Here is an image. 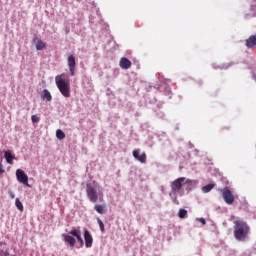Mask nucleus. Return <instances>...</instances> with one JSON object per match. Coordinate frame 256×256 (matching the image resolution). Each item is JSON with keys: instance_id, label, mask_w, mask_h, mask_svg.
<instances>
[{"instance_id": "nucleus-1", "label": "nucleus", "mask_w": 256, "mask_h": 256, "mask_svg": "<svg viewBox=\"0 0 256 256\" xmlns=\"http://www.w3.org/2000/svg\"><path fill=\"white\" fill-rule=\"evenodd\" d=\"M249 231H251V228L247 222L243 220L234 221V237L236 241H245Z\"/></svg>"}, {"instance_id": "nucleus-2", "label": "nucleus", "mask_w": 256, "mask_h": 256, "mask_svg": "<svg viewBox=\"0 0 256 256\" xmlns=\"http://www.w3.org/2000/svg\"><path fill=\"white\" fill-rule=\"evenodd\" d=\"M56 86L59 89L61 95L66 99L71 97V83L65 74H60L55 77Z\"/></svg>"}, {"instance_id": "nucleus-3", "label": "nucleus", "mask_w": 256, "mask_h": 256, "mask_svg": "<svg viewBox=\"0 0 256 256\" xmlns=\"http://www.w3.org/2000/svg\"><path fill=\"white\" fill-rule=\"evenodd\" d=\"M86 195L91 203H97L98 201H103V191H98L93 184H86Z\"/></svg>"}, {"instance_id": "nucleus-4", "label": "nucleus", "mask_w": 256, "mask_h": 256, "mask_svg": "<svg viewBox=\"0 0 256 256\" xmlns=\"http://www.w3.org/2000/svg\"><path fill=\"white\" fill-rule=\"evenodd\" d=\"M191 183H193V180H191V179H188L185 177L177 178L170 185L171 191L174 194L179 193V191H181V189H183V185H187V184H191Z\"/></svg>"}, {"instance_id": "nucleus-5", "label": "nucleus", "mask_w": 256, "mask_h": 256, "mask_svg": "<svg viewBox=\"0 0 256 256\" xmlns=\"http://www.w3.org/2000/svg\"><path fill=\"white\" fill-rule=\"evenodd\" d=\"M220 193L222 194V198L227 205H233L235 203V196L233 192L229 189V187H224L220 189Z\"/></svg>"}, {"instance_id": "nucleus-6", "label": "nucleus", "mask_w": 256, "mask_h": 256, "mask_svg": "<svg viewBox=\"0 0 256 256\" xmlns=\"http://www.w3.org/2000/svg\"><path fill=\"white\" fill-rule=\"evenodd\" d=\"M16 179L19 181V183H22V185H25L26 187H31L29 185V176L25 173V171L21 169L16 170Z\"/></svg>"}, {"instance_id": "nucleus-7", "label": "nucleus", "mask_w": 256, "mask_h": 256, "mask_svg": "<svg viewBox=\"0 0 256 256\" xmlns=\"http://www.w3.org/2000/svg\"><path fill=\"white\" fill-rule=\"evenodd\" d=\"M67 65L70 71V74L72 77L75 75V67L77 65V62L75 61V56L73 54H70L67 59Z\"/></svg>"}, {"instance_id": "nucleus-8", "label": "nucleus", "mask_w": 256, "mask_h": 256, "mask_svg": "<svg viewBox=\"0 0 256 256\" xmlns=\"http://www.w3.org/2000/svg\"><path fill=\"white\" fill-rule=\"evenodd\" d=\"M84 242H85V247L87 249H90V247H93V235H91V232H89V230H84Z\"/></svg>"}, {"instance_id": "nucleus-9", "label": "nucleus", "mask_w": 256, "mask_h": 256, "mask_svg": "<svg viewBox=\"0 0 256 256\" xmlns=\"http://www.w3.org/2000/svg\"><path fill=\"white\" fill-rule=\"evenodd\" d=\"M139 153H140L139 149H136L132 152L134 159H137V161H139L140 163H147V154H145V152H143L140 155Z\"/></svg>"}, {"instance_id": "nucleus-10", "label": "nucleus", "mask_w": 256, "mask_h": 256, "mask_svg": "<svg viewBox=\"0 0 256 256\" xmlns=\"http://www.w3.org/2000/svg\"><path fill=\"white\" fill-rule=\"evenodd\" d=\"M69 235H72V237H76L77 241L80 242V245H84L85 241H83V237H81V230L73 228Z\"/></svg>"}, {"instance_id": "nucleus-11", "label": "nucleus", "mask_w": 256, "mask_h": 256, "mask_svg": "<svg viewBox=\"0 0 256 256\" xmlns=\"http://www.w3.org/2000/svg\"><path fill=\"white\" fill-rule=\"evenodd\" d=\"M119 65L121 69H131V65L133 64L131 63V60H129L126 57H123L120 59Z\"/></svg>"}, {"instance_id": "nucleus-12", "label": "nucleus", "mask_w": 256, "mask_h": 256, "mask_svg": "<svg viewBox=\"0 0 256 256\" xmlns=\"http://www.w3.org/2000/svg\"><path fill=\"white\" fill-rule=\"evenodd\" d=\"M63 239L70 247H75V243H77L75 238L69 234H63Z\"/></svg>"}, {"instance_id": "nucleus-13", "label": "nucleus", "mask_w": 256, "mask_h": 256, "mask_svg": "<svg viewBox=\"0 0 256 256\" xmlns=\"http://www.w3.org/2000/svg\"><path fill=\"white\" fill-rule=\"evenodd\" d=\"M245 45L247 49H253V47H256V35H251L248 39H246Z\"/></svg>"}, {"instance_id": "nucleus-14", "label": "nucleus", "mask_w": 256, "mask_h": 256, "mask_svg": "<svg viewBox=\"0 0 256 256\" xmlns=\"http://www.w3.org/2000/svg\"><path fill=\"white\" fill-rule=\"evenodd\" d=\"M4 157L9 165H13V159H15V156H13V154H11V152L5 151Z\"/></svg>"}, {"instance_id": "nucleus-15", "label": "nucleus", "mask_w": 256, "mask_h": 256, "mask_svg": "<svg viewBox=\"0 0 256 256\" xmlns=\"http://www.w3.org/2000/svg\"><path fill=\"white\" fill-rule=\"evenodd\" d=\"M94 209L96 212H98L100 215H103V213H105V205H101V204H96L94 206Z\"/></svg>"}, {"instance_id": "nucleus-16", "label": "nucleus", "mask_w": 256, "mask_h": 256, "mask_svg": "<svg viewBox=\"0 0 256 256\" xmlns=\"http://www.w3.org/2000/svg\"><path fill=\"white\" fill-rule=\"evenodd\" d=\"M45 47H47V44L45 42H43L42 40H38V42L36 44V50L43 51V49H45Z\"/></svg>"}, {"instance_id": "nucleus-17", "label": "nucleus", "mask_w": 256, "mask_h": 256, "mask_svg": "<svg viewBox=\"0 0 256 256\" xmlns=\"http://www.w3.org/2000/svg\"><path fill=\"white\" fill-rule=\"evenodd\" d=\"M42 99H47L48 101H51L53 99V96H51V92H49V90L44 89Z\"/></svg>"}, {"instance_id": "nucleus-18", "label": "nucleus", "mask_w": 256, "mask_h": 256, "mask_svg": "<svg viewBox=\"0 0 256 256\" xmlns=\"http://www.w3.org/2000/svg\"><path fill=\"white\" fill-rule=\"evenodd\" d=\"M215 187V184H207L202 188L203 193H209Z\"/></svg>"}, {"instance_id": "nucleus-19", "label": "nucleus", "mask_w": 256, "mask_h": 256, "mask_svg": "<svg viewBox=\"0 0 256 256\" xmlns=\"http://www.w3.org/2000/svg\"><path fill=\"white\" fill-rule=\"evenodd\" d=\"M56 137L57 139H60V140L65 139V132H63V130L61 129H58L56 131Z\"/></svg>"}, {"instance_id": "nucleus-20", "label": "nucleus", "mask_w": 256, "mask_h": 256, "mask_svg": "<svg viewBox=\"0 0 256 256\" xmlns=\"http://www.w3.org/2000/svg\"><path fill=\"white\" fill-rule=\"evenodd\" d=\"M178 216L180 219H185V217H187V210L181 208L178 212Z\"/></svg>"}, {"instance_id": "nucleus-21", "label": "nucleus", "mask_w": 256, "mask_h": 256, "mask_svg": "<svg viewBox=\"0 0 256 256\" xmlns=\"http://www.w3.org/2000/svg\"><path fill=\"white\" fill-rule=\"evenodd\" d=\"M15 205L19 211H23L24 209L23 203H21V200H19V198H16Z\"/></svg>"}, {"instance_id": "nucleus-22", "label": "nucleus", "mask_w": 256, "mask_h": 256, "mask_svg": "<svg viewBox=\"0 0 256 256\" xmlns=\"http://www.w3.org/2000/svg\"><path fill=\"white\" fill-rule=\"evenodd\" d=\"M97 223H98V225L100 227L101 232L105 233V224H103V221L100 220V218H97Z\"/></svg>"}, {"instance_id": "nucleus-23", "label": "nucleus", "mask_w": 256, "mask_h": 256, "mask_svg": "<svg viewBox=\"0 0 256 256\" xmlns=\"http://www.w3.org/2000/svg\"><path fill=\"white\" fill-rule=\"evenodd\" d=\"M31 119H32V123H39V117H37V115H32Z\"/></svg>"}, {"instance_id": "nucleus-24", "label": "nucleus", "mask_w": 256, "mask_h": 256, "mask_svg": "<svg viewBox=\"0 0 256 256\" xmlns=\"http://www.w3.org/2000/svg\"><path fill=\"white\" fill-rule=\"evenodd\" d=\"M198 221H200V223H202V225L207 224V221L205 220V218H198Z\"/></svg>"}, {"instance_id": "nucleus-25", "label": "nucleus", "mask_w": 256, "mask_h": 256, "mask_svg": "<svg viewBox=\"0 0 256 256\" xmlns=\"http://www.w3.org/2000/svg\"><path fill=\"white\" fill-rule=\"evenodd\" d=\"M0 173H5V170L3 169V164L0 163Z\"/></svg>"}, {"instance_id": "nucleus-26", "label": "nucleus", "mask_w": 256, "mask_h": 256, "mask_svg": "<svg viewBox=\"0 0 256 256\" xmlns=\"http://www.w3.org/2000/svg\"><path fill=\"white\" fill-rule=\"evenodd\" d=\"M10 197H11L12 199H15V194L11 193V194H10Z\"/></svg>"}, {"instance_id": "nucleus-27", "label": "nucleus", "mask_w": 256, "mask_h": 256, "mask_svg": "<svg viewBox=\"0 0 256 256\" xmlns=\"http://www.w3.org/2000/svg\"><path fill=\"white\" fill-rule=\"evenodd\" d=\"M174 203H176L177 205H179V202H177V198H175Z\"/></svg>"}]
</instances>
